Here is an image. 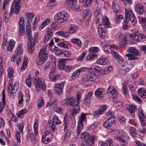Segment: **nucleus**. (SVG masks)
<instances>
[{
	"label": "nucleus",
	"mask_w": 146,
	"mask_h": 146,
	"mask_svg": "<svg viewBox=\"0 0 146 146\" xmlns=\"http://www.w3.org/2000/svg\"><path fill=\"white\" fill-rule=\"evenodd\" d=\"M50 126L51 127L52 130L54 131L55 129L56 125L51 120L50 121Z\"/></svg>",
	"instance_id": "62"
},
{
	"label": "nucleus",
	"mask_w": 146,
	"mask_h": 146,
	"mask_svg": "<svg viewBox=\"0 0 146 146\" xmlns=\"http://www.w3.org/2000/svg\"><path fill=\"white\" fill-rule=\"evenodd\" d=\"M64 82H62L61 83L59 84H56L54 86V90L55 91H58V89L61 88V89H63L64 86Z\"/></svg>",
	"instance_id": "40"
},
{
	"label": "nucleus",
	"mask_w": 146,
	"mask_h": 146,
	"mask_svg": "<svg viewBox=\"0 0 146 146\" xmlns=\"http://www.w3.org/2000/svg\"><path fill=\"white\" fill-rule=\"evenodd\" d=\"M129 52L136 56H139V53L138 50L134 47H130L128 49Z\"/></svg>",
	"instance_id": "32"
},
{
	"label": "nucleus",
	"mask_w": 146,
	"mask_h": 146,
	"mask_svg": "<svg viewBox=\"0 0 146 146\" xmlns=\"http://www.w3.org/2000/svg\"><path fill=\"white\" fill-rule=\"evenodd\" d=\"M137 56L134 54H128L125 55V56L128 58L129 60H133L135 59H138V58L136 56Z\"/></svg>",
	"instance_id": "39"
},
{
	"label": "nucleus",
	"mask_w": 146,
	"mask_h": 146,
	"mask_svg": "<svg viewBox=\"0 0 146 146\" xmlns=\"http://www.w3.org/2000/svg\"><path fill=\"white\" fill-rule=\"evenodd\" d=\"M42 135L50 140L51 139L52 137V135L49 130L46 131L44 132Z\"/></svg>",
	"instance_id": "37"
},
{
	"label": "nucleus",
	"mask_w": 146,
	"mask_h": 146,
	"mask_svg": "<svg viewBox=\"0 0 146 146\" xmlns=\"http://www.w3.org/2000/svg\"><path fill=\"white\" fill-rule=\"evenodd\" d=\"M8 76L10 78H12L13 74V70L12 67H10L8 69Z\"/></svg>",
	"instance_id": "46"
},
{
	"label": "nucleus",
	"mask_w": 146,
	"mask_h": 146,
	"mask_svg": "<svg viewBox=\"0 0 146 146\" xmlns=\"http://www.w3.org/2000/svg\"><path fill=\"white\" fill-rule=\"evenodd\" d=\"M57 35H60L62 37H66L68 36V33L63 31H59L56 33Z\"/></svg>",
	"instance_id": "48"
},
{
	"label": "nucleus",
	"mask_w": 146,
	"mask_h": 146,
	"mask_svg": "<svg viewBox=\"0 0 146 146\" xmlns=\"http://www.w3.org/2000/svg\"><path fill=\"white\" fill-rule=\"evenodd\" d=\"M8 90V94L10 96H11L12 95L16 94L19 87V83L15 82L13 84V82L11 80L9 81Z\"/></svg>",
	"instance_id": "6"
},
{
	"label": "nucleus",
	"mask_w": 146,
	"mask_h": 146,
	"mask_svg": "<svg viewBox=\"0 0 146 146\" xmlns=\"http://www.w3.org/2000/svg\"><path fill=\"white\" fill-rule=\"evenodd\" d=\"M24 20V18L21 17L20 18L19 22L20 35V36L23 35L25 32V25L23 24Z\"/></svg>",
	"instance_id": "16"
},
{
	"label": "nucleus",
	"mask_w": 146,
	"mask_h": 146,
	"mask_svg": "<svg viewBox=\"0 0 146 146\" xmlns=\"http://www.w3.org/2000/svg\"><path fill=\"white\" fill-rule=\"evenodd\" d=\"M26 83L29 87H31V80L30 78V76L29 75L27 77V79L26 80Z\"/></svg>",
	"instance_id": "55"
},
{
	"label": "nucleus",
	"mask_w": 146,
	"mask_h": 146,
	"mask_svg": "<svg viewBox=\"0 0 146 146\" xmlns=\"http://www.w3.org/2000/svg\"><path fill=\"white\" fill-rule=\"evenodd\" d=\"M21 0H14L13 3H12L11 7V9L9 13V15L7 14V12L6 11L5 13H4V21L5 23H7L9 21V17L10 16L12 15V13L13 12L17 14L19 13L20 10V8L19 6V3H20Z\"/></svg>",
	"instance_id": "3"
},
{
	"label": "nucleus",
	"mask_w": 146,
	"mask_h": 146,
	"mask_svg": "<svg viewBox=\"0 0 146 146\" xmlns=\"http://www.w3.org/2000/svg\"><path fill=\"white\" fill-rule=\"evenodd\" d=\"M102 23L98 26V27L100 28L106 29V27L108 28L110 27V21L107 17L105 16L103 17L102 18Z\"/></svg>",
	"instance_id": "13"
},
{
	"label": "nucleus",
	"mask_w": 146,
	"mask_h": 146,
	"mask_svg": "<svg viewBox=\"0 0 146 146\" xmlns=\"http://www.w3.org/2000/svg\"><path fill=\"white\" fill-rule=\"evenodd\" d=\"M86 114L82 113L81 114V117H80L79 121L81 122L82 123L86 119Z\"/></svg>",
	"instance_id": "54"
},
{
	"label": "nucleus",
	"mask_w": 146,
	"mask_h": 146,
	"mask_svg": "<svg viewBox=\"0 0 146 146\" xmlns=\"http://www.w3.org/2000/svg\"><path fill=\"white\" fill-rule=\"evenodd\" d=\"M138 94L140 96L143 98H146V90L144 88H140L138 90Z\"/></svg>",
	"instance_id": "28"
},
{
	"label": "nucleus",
	"mask_w": 146,
	"mask_h": 146,
	"mask_svg": "<svg viewBox=\"0 0 146 146\" xmlns=\"http://www.w3.org/2000/svg\"><path fill=\"white\" fill-rule=\"evenodd\" d=\"M83 16L84 17L86 18L88 16V19H90L92 15L90 13V11L88 10L85 9L84 11Z\"/></svg>",
	"instance_id": "41"
},
{
	"label": "nucleus",
	"mask_w": 146,
	"mask_h": 146,
	"mask_svg": "<svg viewBox=\"0 0 146 146\" xmlns=\"http://www.w3.org/2000/svg\"><path fill=\"white\" fill-rule=\"evenodd\" d=\"M112 54L118 62L122 64L121 66L119 67L118 69V72L119 74L121 75L125 74L132 68L133 65L131 64H128L126 62H124L122 57L117 52H113Z\"/></svg>",
	"instance_id": "1"
},
{
	"label": "nucleus",
	"mask_w": 146,
	"mask_h": 146,
	"mask_svg": "<svg viewBox=\"0 0 146 146\" xmlns=\"http://www.w3.org/2000/svg\"><path fill=\"white\" fill-rule=\"evenodd\" d=\"M22 47L23 44H20L17 48V53L14 55L15 57H17V56H19L23 53V49Z\"/></svg>",
	"instance_id": "24"
},
{
	"label": "nucleus",
	"mask_w": 146,
	"mask_h": 146,
	"mask_svg": "<svg viewBox=\"0 0 146 146\" xmlns=\"http://www.w3.org/2000/svg\"><path fill=\"white\" fill-rule=\"evenodd\" d=\"M80 111V107L78 106V104L76 103V106L73 107V109L71 114L74 117Z\"/></svg>",
	"instance_id": "23"
},
{
	"label": "nucleus",
	"mask_w": 146,
	"mask_h": 146,
	"mask_svg": "<svg viewBox=\"0 0 146 146\" xmlns=\"http://www.w3.org/2000/svg\"><path fill=\"white\" fill-rule=\"evenodd\" d=\"M66 59H63L62 60H60L58 64V68L60 69H64L65 67L66 62Z\"/></svg>",
	"instance_id": "36"
},
{
	"label": "nucleus",
	"mask_w": 146,
	"mask_h": 146,
	"mask_svg": "<svg viewBox=\"0 0 146 146\" xmlns=\"http://www.w3.org/2000/svg\"><path fill=\"white\" fill-rule=\"evenodd\" d=\"M125 10V15L124 21L125 23H127L130 21L131 25L135 26L137 23L136 19L133 14V13L130 10L128 11Z\"/></svg>",
	"instance_id": "5"
},
{
	"label": "nucleus",
	"mask_w": 146,
	"mask_h": 146,
	"mask_svg": "<svg viewBox=\"0 0 146 146\" xmlns=\"http://www.w3.org/2000/svg\"><path fill=\"white\" fill-rule=\"evenodd\" d=\"M89 73L93 79L96 80L99 76L102 75L104 73V70L99 67L95 66H92L88 69Z\"/></svg>",
	"instance_id": "4"
},
{
	"label": "nucleus",
	"mask_w": 146,
	"mask_h": 146,
	"mask_svg": "<svg viewBox=\"0 0 146 146\" xmlns=\"http://www.w3.org/2000/svg\"><path fill=\"white\" fill-rule=\"evenodd\" d=\"M76 100L72 98H69L65 99L63 101L64 104L66 105L70 106H76Z\"/></svg>",
	"instance_id": "14"
},
{
	"label": "nucleus",
	"mask_w": 146,
	"mask_h": 146,
	"mask_svg": "<svg viewBox=\"0 0 146 146\" xmlns=\"http://www.w3.org/2000/svg\"><path fill=\"white\" fill-rule=\"evenodd\" d=\"M98 124L97 122H95L92 125L89 126L88 127V129L90 130L94 129L97 127Z\"/></svg>",
	"instance_id": "60"
},
{
	"label": "nucleus",
	"mask_w": 146,
	"mask_h": 146,
	"mask_svg": "<svg viewBox=\"0 0 146 146\" xmlns=\"http://www.w3.org/2000/svg\"><path fill=\"white\" fill-rule=\"evenodd\" d=\"M136 107L133 105H130L129 106L128 110L130 112V115L132 117H133L135 115V111L136 110Z\"/></svg>",
	"instance_id": "25"
},
{
	"label": "nucleus",
	"mask_w": 146,
	"mask_h": 146,
	"mask_svg": "<svg viewBox=\"0 0 146 146\" xmlns=\"http://www.w3.org/2000/svg\"><path fill=\"white\" fill-rule=\"evenodd\" d=\"M115 118L113 116L109 117L104 123V127L107 128L110 127L111 126L112 124L115 122Z\"/></svg>",
	"instance_id": "15"
},
{
	"label": "nucleus",
	"mask_w": 146,
	"mask_h": 146,
	"mask_svg": "<svg viewBox=\"0 0 146 146\" xmlns=\"http://www.w3.org/2000/svg\"><path fill=\"white\" fill-rule=\"evenodd\" d=\"M26 33L28 39L30 40V42L27 44L29 52L33 53L35 49L34 46L37 44V39L38 38V33H36L34 34V36L31 35V30L30 27L27 25L26 27Z\"/></svg>",
	"instance_id": "2"
},
{
	"label": "nucleus",
	"mask_w": 146,
	"mask_h": 146,
	"mask_svg": "<svg viewBox=\"0 0 146 146\" xmlns=\"http://www.w3.org/2000/svg\"><path fill=\"white\" fill-rule=\"evenodd\" d=\"M95 1L96 4H98L97 0H86V4L87 6H89L91 5L93 1Z\"/></svg>",
	"instance_id": "53"
},
{
	"label": "nucleus",
	"mask_w": 146,
	"mask_h": 146,
	"mask_svg": "<svg viewBox=\"0 0 146 146\" xmlns=\"http://www.w3.org/2000/svg\"><path fill=\"white\" fill-rule=\"evenodd\" d=\"M69 17L67 13L63 14L59 13L55 15L54 17L55 21L58 23H62L66 21Z\"/></svg>",
	"instance_id": "7"
},
{
	"label": "nucleus",
	"mask_w": 146,
	"mask_h": 146,
	"mask_svg": "<svg viewBox=\"0 0 146 146\" xmlns=\"http://www.w3.org/2000/svg\"><path fill=\"white\" fill-rule=\"evenodd\" d=\"M86 54V51L83 52L82 54L78 57L77 60L78 61H82L83 60L84 57Z\"/></svg>",
	"instance_id": "52"
},
{
	"label": "nucleus",
	"mask_w": 146,
	"mask_h": 146,
	"mask_svg": "<svg viewBox=\"0 0 146 146\" xmlns=\"http://www.w3.org/2000/svg\"><path fill=\"white\" fill-rule=\"evenodd\" d=\"M52 33L50 29L48 28L47 32V35H46L44 39V43H46L51 38Z\"/></svg>",
	"instance_id": "21"
},
{
	"label": "nucleus",
	"mask_w": 146,
	"mask_h": 146,
	"mask_svg": "<svg viewBox=\"0 0 146 146\" xmlns=\"http://www.w3.org/2000/svg\"><path fill=\"white\" fill-rule=\"evenodd\" d=\"M108 61V58L105 57V58H101L97 60L96 63L100 65H104L106 64Z\"/></svg>",
	"instance_id": "26"
},
{
	"label": "nucleus",
	"mask_w": 146,
	"mask_h": 146,
	"mask_svg": "<svg viewBox=\"0 0 146 146\" xmlns=\"http://www.w3.org/2000/svg\"><path fill=\"white\" fill-rule=\"evenodd\" d=\"M52 60L53 59L54 61L53 62H51L49 68L51 69V72L49 74V76H51V74L53 75V74L55 72L56 63H55V57L52 56L51 58Z\"/></svg>",
	"instance_id": "17"
},
{
	"label": "nucleus",
	"mask_w": 146,
	"mask_h": 146,
	"mask_svg": "<svg viewBox=\"0 0 146 146\" xmlns=\"http://www.w3.org/2000/svg\"><path fill=\"white\" fill-rule=\"evenodd\" d=\"M69 33L70 34L76 33L78 31L77 27L73 25H71L68 29Z\"/></svg>",
	"instance_id": "34"
},
{
	"label": "nucleus",
	"mask_w": 146,
	"mask_h": 146,
	"mask_svg": "<svg viewBox=\"0 0 146 146\" xmlns=\"http://www.w3.org/2000/svg\"><path fill=\"white\" fill-rule=\"evenodd\" d=\"M107 92L108 93H110L112 95L113 98H115L117 97V92L113 86H111L108 87Z\"/></svg>",
	"instance_id": "19"
},
{
	"label": "nucleus",
	"mask_w": 146,
	"mask_h": 146,
	"mask_svg": "<svg viewBox=\"0 0 146 146\" xmlns=\"http://www.w3.org/2000/svg\"><path fill=\"white\" fill-rule=\"evenodd\" d=\"M26 18L27 21V23H30V22L32 21V19L34 17V14L33 13H30L28 12L26 13Z\"/></svg>",
	"instance_id": "31"
},
{
	"label": "nucleus",
	"mask_w": 146,
	"mask_h": 146,
	"mask_svg": "<svg viewBox=\"0 0 146 146\" xmlns=\"http://www.w3.org/2000/svg\"><path fill=\"white\" fill-rule=\"evenodd\" d=\"M138 111L139 113V117L141 125L142 126H144L145 124H146L145 122V120L146 119L144 113H142V110L141 108H139Z\"/></svg>",
	"instance_id": "18"
},
{
	"label": "nucleus",
	"mask_w": 146,
	"mask_h": 146,
	"mask_svg": "<svg viewBox=\"0 0 146 146\" xmlns=\"http://www.w3.org/2000/svg\"><path fill=\"white\" fill-rule=\"evenodd\" d=\"M42 140L43 143L45 144H47L50 141V140L49 139H47L45 137L42 135Z\"/></svg>",
	"instance_id": "50"
},
{
	"label": "nucleus",
	"mask_w": 146,
	"mask_h": 146,
	"mask_svg": "<svg viewBox=\"0 0 146 146\" xmlns=\"http://www.w3.org/2000/svg\"><path fill=\"white\" fill-rule=\"evenodd\" d=\"M96 54L93 53H91L86 57V59L87 60H90L96 57Z\"/></svg>",
	"instance_id": "45"
},
{
	"label": "nucleus",
	"mask_w": 146,
	"mask_h": 146,
	"mask_svg": "<svg viewBox=\"0 0 146 146\" xmlns=\"http://www.w3.org/2000/svg\"><path fill=\"white\" fill-rule=\"evenodd\" d=\"M107 144H108L110 146H113L114 145L113 140L110 138L107 139L106 140Z\"/></svg>",
	"instance_id": "56"
},
{
	"label": "nucleus",
	"mask_w": 146,
	"mask_h": 146,
	"mask_svg": "<svg viewBox=\"0 0 146 146\" xmlns=\"http://www.w3.org/2000/svg\"><path fill=\"white\" fill-rule=\"evenodd\" d=\"M7 42L6 39L5 38V36L4 37L3 42L2 44V47L4 49H5V46H6V49L9 52L12 51L13 49L14 46L15 42L13 40H10V42L7 44V45H6V43Z\"/></svg>",
	"instance_id": "11"
},
{
	"label": "nucleus",
	"mask_w": 146,
	"mask_h": 146,
	"mask_svg": "<svg viewBox=\"0 0 146 146\" xmlns=\"http://www.w3.org/2000/svg\"><path fill=\"white\" fill-rule=\"evenodd\" d=\"M82 80L84 82H88L89 81L95 82L96 80L93 79V77L90 75L89 76L85 75L83 77Z\"/></svg>",
	"instance_id": "27"
},
{
	"label": "nucleus",
	"mask_w": 146,
	"mask_h": 146,
	"mask_svg": "<svg viewBox=\"0 0 146 146\" xmlns=\"http://www.w3.org/2000/svg\"><path fill=\"white\" fill-rule=\"evenodd\" d=\"M60 78V76L58 75H55L54 73L53 74V75L51 74V76L50 77V78L51 80L52 81H54L56 80H57L59 79Z\"/></svg>",
	"instance_id": "47"
},
{
	"label": "nucleus",
	"mask_w": 146,
	"mask_h": 146,
	"mask_svg": "<svg viewBox=\"0 0 146 146\" xmlns=\"http://www.w3.org/2000/svg\"><path fill=\"white\" fill-rule=\"evenodd\" d=\"M139 39H140V42H143L145 40V36L143 34H139Z\"/></svg>",
	"instance_id": "64"
},
{
	"label": "nucleus",
	"mask_w": 146,
	"mask_h": 146,
	"mask_svg": "<svg viewBox=\"0 0 146 146\" xmlns=\"http://www.w3.org/2000/svg\"><path fill=\"white\" fill-rule=\"evenodd\" d=\"M129 132L130 135L135 139V137H136L135 128L132 126L130 127L129 128Z\"/></svg>",
	"instance_id": "35"
},
{
	"label": "nucleus",
	"mask_w": 146,
	"mask_h": 146,
	"mask_svg": "<svg viewBox=\"0 0 146 146\" xmlns=\"http://www.w3.org/2000/svg\"><path fill=\"white\" fill-rule=\"evenodd\" d=\"M129 36L132 38L134 40V43L140 42V39H139V35H133V34H131L129 35Z\"/></svg>",
	"instance_id": "38"
},
{
	"label": "nucleus",
	"mask_w": 146,
	"mask_h": 146,
	"mask_svg": "<svg viewBox=\"0 0 146 146\" xmlns=\"http://www.w3.org/2000/svg\"><path fill=\"white\" fill-rule=\"evenodd\" d=\"M48 54L46 52L45 48L41 49L39 53L38 54V64L40 65L44 63L47 59L48 57Z\"/></svg>",
	"instance_id": "8"
},
{
	"label": "nucleus",
	"mask_w": 146,
	"mask_h": 146,
	"mask_svg": "<svg viewBox=\"0 0 146 146\" xmlns=\"http://www.w3.org/2000/svg\"><path fill=\"white\" fill-rule=\"evenodd\" d=\"M103 90L102 88H98L95 92V95L96 97L99 99H101L104 96L103 94Z\"/></svg>",
	"instance_id": "22"
},
{
	"label": "nucleus",
	"mask_w": 146,
	"mask_h": 146,
	"mask_svg": "<svg viewBox=\"0 0 146 146\" xmlns=\"http://www.w3.org/2000/svg\"><path fill=\"white\" fill-rule=\"evenodd\" d=\"M51 26L52 30H56L58 29L57 24L55 23H53Z\"/></svg>",
	"instance_id": "58"
},
{
	"label": "nucleus",
	"mask_w": 146,
	"mask_h": 146,
	"mask_svg": "<svg viewBox=\"0 0 146 146\" xmlns=\"http://www.w3.org/2000/svg\"><path fill=\"white\" fill-rule=\"evenodd\" d=\"M89 51L91 53L96 52H98V49L96 47H91L90 48Z\"/></svg>",
	"instance_id": "51"
},
{
	"label": "nucleus",
	"mask_w": 146,
	"mask_h": 146,
	"mask_svg": "<svg viewBox=\"0 0 146 146\" xmlns=\"http://www.w3.org/2000/svg\"><path fill=\"white\" fill-rule=\"evenodd\" d=\"M49 22V20H47L43 22L42 24L40 26V29H42L45 26H46Z\"/></svg>",
	"instance_id": "57"
},
{
	"label": "nucleus",
	"mask_w": 146,
	"mask_h": 146,
	"mask_svg": "<svg viewBox=\"0 0 146 146\" xmlns=\"http://www.w3.org/2000/svg\"><path fill=\"white\" fill-rule=\"evenodd\" d=\"M54 47L53 49L52 48L50 50L52 51L55 50V53L57 56H59L63 54V51L58 49V47L54 46Z\"/></svg>",
	"instance_id": "29"
},
{
	"label": "nucleus",
	"mask_w": 146,
	"mask_h": 146,
	"mask_svg": "<svg viewBox=\"0 0 146 146\" xmlns=\"http://www.w3.org/2000/svg\"><path fill=\"white\" fill-rule=\"evenodd\" d=\"M83 127V123L81 122L78 121V125L77 127V134L78 135H79L80 133V131L82 130Z\"/></svg>",
	"instance_id": "43"
},
{
	"label": "nucleus",
	"mask_w": 146,
	"mask_h": 146,
	"mask_svg": "<svg viewBox=\"0 0 146 146\" xmlns=\"http://www.w3.org/2000/svg\"><path fill=\"white\" fill-rule=\"evenodd\" d=\"M112 8L116 14L120 13L119 7L118 4H116L114 2H113Z\"/></svg>",
	"instance_id": "30"
},
{
	"label": "nucleus",
	"mask_w": 146,
	"mask_h": 146,
	"mask_svg": "<svg viewBox=\"0 0 146 146\" xmlns=\"http://www.w3.org/2000/svg\"><path fill=\"white\" fill-rule=\"evenodd\" d=\"M99 28L98 32L99 33V35L100 37L103 39L106 36V29H104L102 28Z\"/></svg>",
	"instance_id": "33"
},
{
	"label": "nucleus",
	"mask_w": 146,
	"mask_h": 146,
	"mask_svg": "<svg viewBox=\"0 0 146 146\" xmlns=\"http://www.w3.org/2000/svg\"><path fill=\"white\" fill-rule=\"evenodd\" d=\"M119 43L121 47L126 45V38L125 36H124L123 37H122L121 41Z\"/></svg>",
	"instance_id": "49"
},
{
	"label": "nucleus",
	"mask_w": 146,
	"mask_h": 146,
	"mask_svg": "<svg viewBox=\"0 0 146 146\" xmlns=\"http://www.w3.org/2000/svg\"><path fill=\"white\" fill-rule=\"evenodd\" d=\"M38 106L39 108L42 106L44 105V100L43 98H41L40 100H38Z\"/></svg>",
	"instance_id": "61"
},
{
	"label": "nucleus",
	"mask_w": 146,
	"mask_h": 146,
	"mask_svg": "<svg viewBox=\"0 0 146 146\" xmlns=\"http://www.w3.org/2000/svg\"><path fill=\"white\" fill-rule=\"evenodd\" d=\"M74 68V66H66L64 70L66 72H69L72 70Z\"/></svg>",
	"instance_id": "59"
},
{
	"label": "nucleus",
	"mask_w": 146,
	"mask_h": 146,
	"mask_svg": "<svg viewBox=\"0 0 146 146\" xmlns=\"http://www.w3.org/2000/svg\"><path fill=\"white\" fill-rule=\"evenodd\" d=\"M81 138L83 141L87 144H93L95 138L94 136L90 137V135L87 132L82 133L81 135Z\"/></svg>",
	"instance_id": "10"
},
{
	"label": "nucleus",
	"mask_w": 146,
	"mask_h": 146,
	"mask_svg": "<svg viewBox=\"0 0 146 146\" xmlns=\"http://www.w3.org/2000/svg\"><path fill=\"white\" fill-rule=\"evenodd\" d=\"M31 141L33 142V143H35L36 142V139L35 137L34 136V135L33 133L31 134Z\"/></svg>",
	"instance_id": "63"
},
{
	"label": "nucleus",
	"mask_w": 146,
	"mask_h": 146,
	"mask_svg": "<svg viewBox=\"0 0 146 146\" xmlns=\"http://www.w3.org/2000/svg\"><path fill=\"white\" fill-rule=\"evenodd\" d=\"M76 0H66V4L68 7L74 11H78L79 10V6L76 4Z\"/></svg>",
	"instance_id": "12"
},
{
	"label": "nucleus",
	"mask_w": 146,
	"mask_h": 146,
	"mask_svg": "<svg viewBox=\"0 0 146 146\" xmlns=\"http://www.w3.org/2000/svg\"><path fill=\"white\" fill-rule=\"evenodd\" d=\"M33 83L37 91H39L41 88L44 91L46 90L45 85L43 83L42 79L38 78H35L34 79Z\"/></svg>",
	"instance_id": "9"
},
{
	"label": "nucleus",
	"mask_w": 146,
	"mask_h": 146,
	"mask_svg": "<svg viewBox=\"0 0 146 146\" xmlns=\"http://www.w3.org/2000/svg\"><path fill=\"white\" fill-rule=\"evenodd\" d=\"M107 106L106 105H104L102 106V110H99L95 111L94 113V115L95 116H99L101 114L103 113L104 111L106 110Z\"/></svg>",
	"instance_id": "20"
},
{
	"label": "nucleus",
	"mask_w": 146,
	"mask_h": 146,
	"mask_svg": "<svg viewBox=\"0 0 146 146\" xmlns=\"http://www.w3.org/2000/svg\"><path fill=\"white\" fill-rule=\"evenodd\" d=\"M71 41L73 43H76L79 46L81 47L82 43L80 39L77 38H74L71 39Z\"/></svg>",
	"instance_id": "42"
},
{
	"label": "nucleus",
	"mask_w": 146,
	"mask_h": 146,
	"mask_svg": "<svg viewBox=\"0 0 146 146\" xmlns=\"http://www.w3.org/2000/svg\"><path fill=\"white\" fill-rule=\"evenodd\" d=\"M53 121L56 125L60 124L61 123V122L59 119L58 117L56 115L53 116Z\"/></svg>",
	"instance_id": "44"
}]
</instances>
